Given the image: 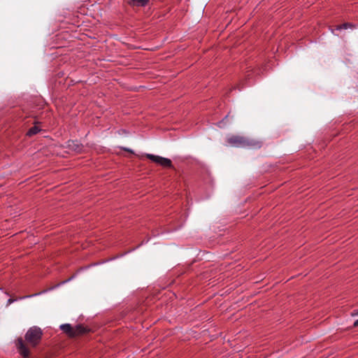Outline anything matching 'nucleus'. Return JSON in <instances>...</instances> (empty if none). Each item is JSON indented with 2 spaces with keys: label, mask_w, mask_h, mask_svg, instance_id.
<instances>
[{
  "label": "nucleus",
  "mask_w": 358,
  "mask_h": 358,
  "mask_svg": "<svg viewBox=\"0 0 358 358\" xmlns=\"http://www.w3.org/2000/svg\"><path fill=\"white\" fill-rule=\"evenodd\" d=\"M228 143L237 148H260L261 144L259 142H252L248 139L239 136H232L227 139Z\"/></svg>",
  "instance_id": "obj_1"
},
{
  "label": "nucleus",
  "mask_w": 358,
  "mask_h": 358,
  "mask_svg": "<svg viewBox=\"0 0 358 358\" xmlns=\"http://www.w3.org/2000/svg\"><path fill=\"white\" fill-rule=\"evenodd\" d=\"M43 331L36 326L30 327L25 334V340L32 346H36L41 341Z\"/></svg>",
  "instance_id": "obj_2"
},
{
  "label": "nucleus",
  "mask_w": 358,
  "mask_h": 358,
  "mask_svg": "<svg viewBox=\"0 0 358 358\" xmlns=\"http://www.w3.org/2000/svg\"><path fill=\"white\" fill-rule=\"evenodd\" d=\"M146 157L152 162H155L157 164L161 165L163 167H171L172 162L171 159L165 158L161 156L155 155L152 154H147Z\"/></svg>",
  "instance_id": "obj_3"
},
{
  "label": "nucleus",
  "mask_w": 358,
  "mask_h": 358,
  "mask_svg": "<svg viewBox=\"0 0 358 358\" xmlns=\"http://www.w3.org/2000/svg\"><path fill=\"white\" fill-rule=\"evenodd\" d=\"M17 346L19 350L20 355L24 357L27 358L29 355V350L24 345L22 338H20L17 341Z\"/></svg>",
  "instance_id": "obj_4"
},
{
  "label": "nucleus",
  "mask_w": 358,
  "mask_h": 358,
  "mask_svg": "<svg viewBox=\"0 0 358 358\" xmlns=\"http://www.w3.org/2000/svg\"><path fill=\"white\" fill-rule=\"evenodd\" d=\"M68 148L76 152H80L83 150V145L80 144L78 141H69L67 142Z\"/></svg>",
  "instance_id": "obj_5"
},
{
  "label": "nucleus",
  "mask_w": 358,
  "mask_h": 358,
  "mask_svg": "<svg viewBox=\"0 0 358 358\" xmlns=\"http://www.w3.org/2000/svg\"><path fill=\"white\" fill-rule=\"evenodd\" d=\"M60 329L70 336H75L76 335V330H74L70 324H63L60 325Z\"/></svg>",
  "instance_id": "obj_6"
},
{
  "label": "nucleus",
  "mask_w": 358,
  "mask_h": 358,
  "mask_svg": "<svg viewBox=\"0 0 358 358\" xmlns=\"http://www.w3.org/2000/svg\"><path fill=\"white\" fill-rule=\"evenodd\" d=\"M40 131L41 129L38 126L34 125L28 130L27 135L29 136H31L38 134Z\"/></svg>",
  "instance_id": "obj_7"
},
{
  "label": "nucleus",
  "mask_w": 358,
  "mask_h": 358,
  "mask_svg": "<svg viewBox=\"0 0 358 358\" xmlns=\"http://www.w3.org/2000/svg\"><path fill=\"white\" fill-rule=\"evenodd\" d=\"M150 0H131L130 3L138 6H145Z\"/></svg>",
  "instance_id": "obj_8"
},
{
  "label": "nucleus",
  "mask_w": 358,
  "mask_h": 358,
  "mask_svg": "<svg viewBox=\"0 0 358 358\" xmlns=\"http://www.w3.org/2000/svg\"><path fill=\"white\" fill-rule=\"evenodd\" d=\"M352 24L349 23H344L341 25H338L336 27V30L346 29L349 27H351Z\"/></svg>",
  "instance_id": "obj_9"
},
{
  "label": "nucleus",
  "mask_w": 358,
  "mask_h": 358,
  "mask_svg": "<svg viewBox=\"0 0 358 358\" xmlns=\"http://www.w3.org/2000/svg\"><path fill=\"white\" fill-rule=\"evenodd\" d=\"M45 291H43V292H45ZM43 293V292H42ZM41 294V292H39V293H36V294H31V295H27V296H22L20 298V299H27V298H31V297H34V296H38Z\"/></svg>",
  "instance_id": "obj_10"
},
{
  "label": "nucleus",
  "mask_w": 358,
  "mask_h": 358,
  "mask_svg": "<svg viewBox=\"0 0 358 358\" xmlns=\"http://www.w3.org/2000/svg\"><path fill=\"white\" fill-rule=\"evenodd\" d=\"M17 299H9L7 301V304L8 305H10L11 303H13V302L16 301Z\"/></svg>",
  "instance_id": "obj_11"
},
{
  "label": "nucleus",
  "mask_w": 358,
  "mask_h": 358,
  "mask_svg": "<svg viewBox=\"0 0 358 358\" xmlns=\"http://www.w3.org/2000/svg\"><path fill=\"white\" fill-rule=\"evenodd\" d=\"M352 315H358V309L355 310L353 313H352Z\"/></svg>",
  "instance_id": "obj_12"
},
{
  "label": "nucleus",
  "mask_w": 358,
  "mask_h": 358,
  "mask_svg": "<svg viewBox=\"0 0 358 358\" xmlns=\"http://www.w3.org/2000/svg\"><path fill=\"white\" fill-rule=\"evenodd\" d=\"M355 327H358V319L354 322Z\"/></svg>",
  "instance_id": "obj_13"
},
{
  "label": "nucleus",
  "mask_w": 358,
  "mask_h": 358,
  "mask_svg": "<svg viewBox=\"0 0 358 358\" xmlns=\"http://www.w3.org/2000/svg\"><path fill=\"white\" fill-rule=\"evenodd\" d=\"M72 278H73V277H71V278H69L68 280H66L64 281L62 283H63V284H64V283H66V282H67L70 281Z\"/></svg>",
  "instance_id": "obj_14"
},
{
  "label": "nucleus",
  "mask_w": 358,
  "mask_h": 358,
  "mask_svg": "<svg viewBox=\"0 0 358 358\" xmlns=\"http://www.w3.org/2000/svg\"><path fill=\"white\" fill-rule=\"evenodd\" d=\"M83 329V327L80 325L77 326V329H79V331Z\"/></svg>",
  "instance_id": "obj_15"
},
{
  "label": "nucleus",
  "mask_w": 358,
  "mask_h": 358,
  "mask_svg": "<svg viewBox=\"0 0 358 358\" xmlns=\"http://www.w3.org/2000/svg\"><path fill=\"white\" fill-rule=\"evenodd\" d=\"M124 150L128 151V152H132V150L129 149V148H124Z\"/></svg>",
  "instance_id": "obj_16"
}]
</instances>
